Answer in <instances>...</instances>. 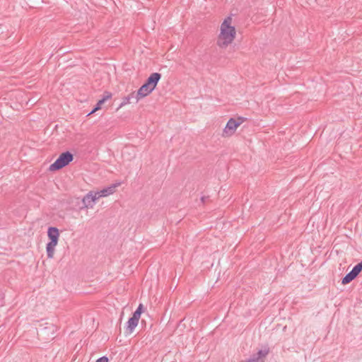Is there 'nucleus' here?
I'll list each match as a JSON object with an SVG mask.
<instances>
[{"label":"nucleus","instance_id":"nucleus-1","mask_svg":"<svg viewBox=\"0 0 362 362\" xmlns=\"http://www.w3.org/2000/svg\"><path fill=\"white\" fill-rule=\"evenodd\" d=\"M231 22V17H227L221 25V32L218 37L217 45L221 48L228 47L235 37V28L230 25Z\"/></svg>","mask_w":362,"mask_h":362},{"label":"nucleus","instance_id":"nucleus-2","mask_svg":"<svg viewBox=\"0 0 362 362\" xmlns=\"http://www.w3.org/2000/svg\"><path fill=\"white\" fill-rule=\"evenodd\" d=\"M161 78L159 73H153L146 79V82L137 90V96L142 98L148 95L156 87Z\"/></svg>","mask_w":362,"mask_h":362},{"label":"nucleus","instance_id":"nucleus-3","mask_svg":"<svg viewBox=\"0 0 362 362\" xmlns=\"http://www.w3.org/2000/svg\"><path fill=\"white\" fill-rule=\"evenodd\" d=\"M74 159V156L69 151L62 153L58 158L49 165L50 171H55L62 169L69 164Z\"/></svg>","mask_w":362,"mask_h":362},{"label":"nucleus","instance_id":"nucleus-4","mask_svg":"<svg viewBox=\"0 0 362 362\" xmlns=\"http://www.w3.org/2000/svg\"><path fill=\"white\" fill-rule=\"evenodd\" d=\"M240 124V122H237L233 118H230L226 123V125L223 129V136H230L233 135Z\"/></svg>","mask_w":362,"mask_h":362},{"label":"nucleus","instance_id":"nucleus-5","mask_svg":"<svg viewBox=\"0 0 362 362\" xmlns=\"http://www.w3.org/2000/svg\"><path fill=\"white\" fill-rule=\"evenodd\" d=\"M82 206L79 208L80 210L84 209H92L95 204V201L93 199L92 194L87 193L81 199Z\"/></svg>","mask_w":362,"mask_h":362},{"label":"nucleus","instance_id":"nucleus-6","mask_svg":"<svg viewBox=\"0 0 362 362\" xmlns=\"http://www.w3.org/2000/svg\"><path fill=\"white\" fill-rule=\"evenodd\" d=\"M47 236L49 239V243L57 245L59 237L58 228L56 227H49L47 230Z\"/></svg>","mask_w":362,"mask_h":362},{"label":"nucleus","instance_id":"nucleus-7","mask_svg":"<svg viewBox=\"0 0 362 362\" xmlns=\"http://www.w3.org/2000/svg\"><path fill=\"white\" fill-rule=\"evenodd\" d=\"M141 98V97L137 96V92H132L127 96L123 98L122 102L120 104V107L131 103H137Z\"/></svg>","mask_w":362,"mask_h":362},{"label":"nucleus","instance_id":"nucleus-8","mask_svg":"<svg viewBox=\"0 0 362 362\" xmlns=\"http://www.w3.org/2000/svg\"><path fill=\"white\" fill-rule=\"evenodd\" d=\"M56 330V326L51 324L49 326L41 329L40 332L42 335L47 336V339H53L55 337L54 333Z\"/></svg>","mask_w":362,"mask_h":362},{"label":"nucleus","instance_id":"nucleus-9","mask_svg":"<svg viewBox=\"0 0 362 362\" xmlns=\"http://www.w3.org/2000/svg\"><path fill=\"white\" fill-rule=\"evenodd\" d=\"M121 185V182H117L114 183L100 191V193L102 194L103 197H107L114 194L116 191V188Z\"/></svg>","mask_w":362,"mask_h":362},{"label":"nucleus","instance_id":"nucleus-10","mask_svg":"<svg viewBox=\"0 0 362 362\" xmlns=\"http://www.w3.org/2000/svg\"><path fill=\"white\" fill-rule=\"evenodd\" d=\"M138 323H139V320H137L136 319H135L132 317H130L127 322V325H126V328H125L126 334H132L134 332V329L138 325Z\"/></svg>","mask_w":362,"mask_h":362},{"label":"nucleus","instance_id":"nucleus-11","mask_svg":"<svg viewBox=\"0 0 362 362\" xmlns=\"http://www.w3.org/2000/svg\"><path fill=\"white\" fill-rule=\"evenodd\" d=\"M356 277L357 276L355 275V274L352 271H351L348 274H346L345 276L342 279L341 284L344 285L347 284Z\"/></svg>","mask_w":362,"mask_h":362},{"label":"nucleus","instance_id":"nucleus-12","mask_svg":"<svg viewBox=\"0 0 362 362\" xmlns=\"http://www.w3.org/2000/svg\"><path fill=\"white\" fill-rule=\"evenodd\" d=\"M57 245L47 243L46 245V251L48 258H53L54 253V247Z\"/></svg>","mask_w":362,"mask_h":362},{"label":"nucleus","instance_id":"nucleus-13","mask_svg":"<svg viewBox=\"0 0 362 362\" xmlns=\"http://www.w3.org/2000/svg\"><path fill=\"white\" fill-rule=\"evenodd\" d=\"M105 100H106V98H102L101 100H100L97 103V104H96L95 107L91 110V112H89V113H88V115H91V114L94 113L95 112H96L97 110H100V109L101 108V105H102V104H103Z\"/></svg>","mask_w":362,"mask_h":362},{"label":"nucleus","instance_id":"nucleus-14","mask_svg":"<svg viewBox=\"0 0 362 362\" xmlns=\"http://www.w3.org/2000/svg\"><path fill=\"white\" fill-rule=\"evenodd\" d=\"M351 271L355 274V275L357 276L360 272L362 271V261L355 265Z\"/></svg>","mask_w":362,"mask_h":362},{"label":"nucleus","instance_id":"nucleus-15","mask_svg":"<svg viewBox=\"0 0 362 362\" xmlns=\"http://www.w3.org/2000/svg\"><path fill=\"white\" fill-rule=\"evenodd\" d=\"M90 193L92 194L93 199L96 202L98 199L103 197L102 194L100 193V191H90Z\"/></svg>","mask_w":362,"mask_h":362},{"label":"nucleus","instance_id":"nucleus-16","mask_svg":"<svg viewBox=\"0 0 362 362\" xmlns=\"http://www.w3.org/2000/svg\"><path fill=\"white\" fill-rule=\"evenodd\" d=\"M141 313L139 311L135 310L133 313L132 317L139 320Z\"/></svg>","mask_w":362,"mask_h":362},{"label":"nucleus","instance_id":"nucleus-17","mask_svg":"<svg viewBox=\"0 0 362 362\" xmlns=\"http://www.w3.org/2000/svg\"><path fill=\"white\" fill-rule=\"evenodd\" d=\"M109 359L107 356H102L96 360L95 362H108Z\"/></svg>","mask_w":362,"mask_h":362},{"label":"nucleus","instance_id":"nucleus-18","mask_svg":"<svg viewBox=\"0 0 362 362\" xmlns=\"http://www.w3.org/2000/svg\"><path fill=\"white\" fill-rule=\"evenodd\" d=\"M143 305L141 303H140L138 306V308H136V311H139V313H142L143 312Z\"/></svg>","mask_w":362,"mask_h":362},{"label":"nucleus","instance_id":"nucleus-19","mask_svg":"<svg viewBox=\"0 0 362 362\" xmlns=\"http://www.w3.org/2000/svg\"><path fill=\"white\" fill-rule=\"evenodd\" d=\"M111 96H112V95H111L110 93H107V95H105V98H106V100H107V99H108V98H111Z\"/></svg>","mask_w":362,"mask_h":362},{"label":"nucleus","instance_id":"nucleus-20","mask_svg":"<svg viewBox=\"0 0 362 362\" xmlns=\"http://www.w3.org/2000/svg\"><path fill=\"white\" fill-rule=\"evenodd\" d=\"M204 199H205V197H202V199H202V202H204Z\"/></svg>","mask_w":362,"mask_h":362}]
</instances>
